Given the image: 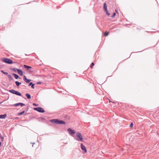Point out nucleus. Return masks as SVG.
Here are the masks:
<instances>
[{
    "instance_id": "nucleus-1",
    "label": "nucleus",
    "mask_w": 159,
    "mask_h": 159,
    "mask_svg": "<svg viewBox=\"0 0 159 159\" xmlns=\"http://www.w3.org/2000/svg\"><path fill=\"white\" fill-rule=\"evenodd\" d=\"M50 121L52 123H54L57 124H65L66 123L63 120H60L57 119H52L50 120Z\"/></svg>"
},
{
    "instance_id": "nucleus-2",
    "label": "nucleus",
    "mask_w": 159,
    "mask_h": 159,
    "mask_svg": "<svg viewBox=\"0 0 159 159\" xmlns=\"http://www.w3.org/2000/svg\"><path fill=\"white\" fill-rule=\"evenodd\" d=\"M2 61L7 64H11L13 63V61L11 59L7 58H4L2 59Z\"/></svg>"
},
{
    "instance_id": "nucleus-3",
    "label": "nucleus",
    "mask_w": 159,
    "mask_h": 159,
    "mask_svg": "<svg viewBox=\"0 0 159 159\" xmlns=\"http://www.w3.org/2000/svg\"><path fill=\"white\" fill-rule=\"evenodd\" d=\"M76 136L78 138L76 140L82 142L83 141V137L80 133L77 132L76 133Z\"/></svg>"
},
{
    "instance_id": "nucleus-4",
    "label": "nucleus",
    "mask_w": 159,
    "mask_h": 159,
    "mask_svg": "<svg viewBox=\"0 0 159 159\" xmlns=\"http://www.w3.org/2000/svg\"><path fill=\"white\" fill-rule=\"evenodd\" d=\"M9 91L11 93H12L13 94H15L18 96H21L22 95L19 92L17 91H15L14 89H11L9 90Z\"/></svg>"
},
{
    "instance_id": "nucleus-5",
    "label": "nucleus",
    "mask_w": 159,
    "mask_h": 159,
    "mask_svg": "<svg viewBox=\"0 0 159 159\" xmlns=\"http://www.w3.org/2000/svg\"><path fill=\"white\" fill-rule=\"evenodd\" d=\"M34 109L40 113H43L45 111L41 107H35Z\"/></svg>"
},
{
    "instance_id": "nucleus-6",
    "label": "nucleus",
    "mask_w": 159,
    "mask_h": 159,
    "mask_svg": "<svg viewBox=\"0 0 159 159\" xmlns=\"http://www.w3.org/2000/svg\"><path fill=\"white\" fill-rule=\"evenodd\" d=\"M70 134L71 135H74L75 134V132L70 128H68L67 129Z\"/></svg>"
},
{
    "instance_id": "nucleus-7",
    "label": "nucleus",
    "mask_w": 159,
    "mask_h": 159,
    "mask_svg": "<svg viewBox=\"0 0 159 159\" xmlns=\"http://www.w3.org/2000/svg\"><path fill=\"white\" fill-rule=\"evenodd\" d=\"M15 70H17V71L18 73L19 74V75H20L21 76H22L23 75V72L20 69H16H16H12V70L15 71Z\"/></svg>"
},
{
    "instance_id": "nucleus-8",
    "label": "nucleus",
    "mask_w": 159,
    "mask_h": 159,
    "mask_svg": "<svg viewBox=\"0 0 159 159\" xmlns=\"http://www.w3.org/2000/svg\"><path fill=\"white\" fill-rule=\"evenodd\" d=\"M81 148L82 150L84 151V153L87 152V150L85 147L83 145L82 143L81 144Z\"/></svg>"
},
{
    "instance_id": "nucleus-9",
    "label": "nucleus",
    "mask_w": 159,
    "mask_h": 159,
    "mask_svg": "<svg viewBox=\"0 0 159 159\" xmlns=\"http://www.w3.org/2000/svg\"><path fill=\"white\" fill-rule=\"evenodd\" d=\"M25 104L22 103H16L14 104V107H16L19 105H20L21 107H22L23 106H24Z\"/></svg>"
},
{
    "instance_id": "nucleus-10",
    "label": "nucleus",
    "mask_w": 159,
    "mask_h": 159,
    "mask_svg": "<svg viewBox=\"0 0 159 159\" xmlns=\"http://www.w3.org/2000/svg\"><path fill=\"white\" fill-rule=\"evenodd\" d=\"M23 79L25 82L27 83H29L31 81L30 80L27 79L25 75H24Z\"/></svg>"
},
{
    "instance_id": "nucleus-11",
    "label": "nucleus",
    "mask_w": 159,
    "mask_h": 159,
    "mask_svg": "<svg viewBox=\"0 0 159 159\" xmlns=\"http://www.w3.org/2000/svg\"><path fill=\"white\" fill-rule=\"evenodd\" d=\"M12 75L14 76L15 78L16 79H17L18 78H20L19 76L17 75L16 74L13 73L12 74Z\"/></svg>"
},
{
    "instance_id": "nucleus-12",
    "label": "nucleus",
    "mask_w": 159,
    "mask_h": 159,
    "mask_svg": "<svg viewBox=\"0 0 159 159\" xmlns=\"http://www.w3.org/2000/svg\"><path fill=\"white\" fill-rule=\"evenodd\" d=\"M7 116V115L6 114H4V115H0V119H4Z\"/></svg>"
},
{
    "instance_id": "nucleus-13",
    "label": "nucleus",
    "mask_w": 159,
    "mask_h": 159,
    "mask_svg": "<svg viewBox=\"0 0 159 159\" xmlns=\"http://www.w3.org/2000/svg\"><path fill=\"white\" fill-rule=\"evenodd\" d=\"M34 84H33L32 82H30V84H29V86H30V85H31V88L33 89H34Z\"/></svg>"
},
{
    "instance_id": "nucleus-14",
    "label": "nucleus",
    "mask_w": 159,
    "mask_h": 159,
    "mask_svg": "<svg viewBox=\"0 0 159 159\" xmlns=\"http://www.w3.org/2000/svg\"><path fill=\"white\" fill-rule=\"evenodd\" d=\"M24 66L25 69H26L27 70H29V69L31 68V67L30 66H27L25 65H24Z\"/></svg>"
},
{
    "instance_id": "nucleus-15",
    "label": "nucleus",
    "mask_w": 159,
    "mask_h": 159,
    "mask_svg": "<svg viewBox=\"0 0 159 159\" xmlns=\"http://www.w3.org/2000/svg\"><path fill=\"white\" fill-rule=\"evenodd\" d=\"M25 95L28 99H30L31 98V96L30 94L27 93L25 94Z\"/></svg>"
},
{
    "instance_id": "nucleus-16",
    "label": "nucleus",
    "mask_w": 159,
    "mask_h": 159,
    "mask_svg": "<svg viewBox=\"0 0 159 159\" xmlns=\"http://www.w3.org/2000/svg\"><path fill=\"white\" fill-rule=\"evenodd\" d=\"M8 78L9 79V80L10 81L11 80H13V78H12V76H11V75H8Z\"/></svg>"
},
{
    "instance_id": "nucleus-17",
    "label": "nucleus",
    "mask_w": 159,
    "mask_h": 159,
    "mask_svg": "<svg viewBox=\"0 0 159 159\" xmlns=\"http://www.w3.org/2000/svg\"><path fill=\"white\" fill-rule=\"evenodd\" d=\"M103 8L105 10H107V5L106 3H104Z\"/></svg>"
},
{
    "instance_id": "nucleus-18",
    "label": "nucleus",
    "mask_w": 159,
    "mask_h": 159,
    "mask_svg": "<svg viewBox=\"0 0 159 159\" xmlns=\"http://www.w3.org/2000/svg\"><path fill=\"white\" fill-rule=\"evenodd\" d=\"M15 83L16 84V86L18 87L21 84L20 82H18L17 81L15 82Z\"/></svg>"
},
{
    "instance_id": "nucleus-19",
    "label": "nucleus",
    "mask_w": 159,
    "mask_h": 159,
    "mask_svg": "<svg viewBox=\"0 0 159 159\" xmlns=\"http://www.w3.org/2000/svg\"><path fill=\"white\" fill-rule=\"evenodd\" d=\"M25 111H23L20 112H19L18 113V115H20L22 114H23L24 112Z\"/></svg>"
},
{
    "instance_id": "nucleus-20",
    "label": "nucleus",
    "mask_w": 159,
    "mask_h": 159,
    "mask_svg": "<svg viewBox=\"0 0 159 159\" xmlns=\"http://www.w3.org/2000/svg\"><path fill=\"white\" fill-rule=\"evenodd\" d=\"M0 138L1 139L2 141H3L4 139V137L3 136H2V135H1V134H0Z\"/></svg>"
},
{
    "instance_id": "nucleus-21",
    "label": "nucleus",
    "mask_w": 159,
    "mask_h": 159,
    "mask_svg": "<svg viewBox=\"0 0 159 159\" xmlns=\"http://www.w3.org/2000/svg\"><path fill=\"white\" fill-rule=\"evenodd\" d=\"M1 71L2 72V73H3V74H4L7 75H8V73L7 72H4V71H3L2 70H1Z\"/></svg>"
},
{
    "instance_id": "nucleus-22",
    "label": "nucleus",
    "mask_w": 159,
    "mask_h": 159,
    "mask_svg": "<svg viewBox=\"0 0 159 159\" xmlns=\"http://www.w3.org/2000/svg\"><path fill=\"white\" fill-rule=\"evenodd\" d=\"M106 12V14L108 15V16H109L110 15V14L108 12V10H107H107H105Z\"/></svg>"
},
{
    "instance_id": "nucleus-23",
    "label": "nucleus",
    "mask_w": 159,
    "mask_h": 159,
    "mask_svg": "<svg viewBox=\"0 0 159 159\" xmlns=\"http://www.w3.org/2000/svg\"><path fill=\"white\" fill-rule=\"evenodd\" d=\"M108 34L109 33L108 32H106L104 33V35H105V36H107L108 35Z\"/></svg>"
},
{
    "instance_id": "nucleus-24",
    "label": "nucleus",
    "mask_w": 159,
    "mask_h": 159,
    "mask_svg": "<svg viewBox=\"0 0 159 159\" xmlns=\"http://www.w3.org/2000/svg\"><path fill=\"white\" fill-rule=\"evenodd\" d=\"M116 13H114L113 14V15L111 16V17L113 18L114 17H115L116 16Z\"/></svg>"
},
{
    "instance_id": "nucleus-25",
    "label": "nucleus",
    "mask_w": 159,
    "mask_h": 159,
    "mask_svg": "<svg viewBox=\"0 0 159 159\" xmlns=\"http://www.w3.org/2000/svg\"><path fill=\"white\" fill-rule=\"evenodd\" d=\"M94 65V64L92 62L91 64V65L90 66L91 68H92V66H93Z\"/></svg>"
},
{
    "instance_id": "nucleus-26",
    "label": "nucleus",
    "mask_w": 159,
    "mask_h": 159,
    "mask_svg": "<svg viewBox=\"0 0 159 159\" xmlns=\"http://www.w3.org/2000/svg\"><path fill=\"white\" fill-rule=\"evenodd\" d=\"M33 105L35 106H38V104H36V103H34L33 104Z\"/></svg>"
},
{
    "instance_id": "nucleus-27",
    "label": "nucleus",
    "mask_w": 159,
    "mask_h": 159,
    "mask_svg": "<svg viewBox=\"0 0 159 159\" xmlns=\"http://www.w3.org/2000/svg\"><path fill=\"white\" fill-rule=\"evenodd\" d=\"M133 123H131V124L129 126H130V127H133Z\"/></svg>"
},
{
    "instance_id": "nucleus-28",
    "label": "nucleus",
    "mask_w": 159,
    "mask_h": 159,
    "mask_svg": "<svg viewBox=\"0 0 159 159\" xmlns=\"http://www.w3.org/2000/svg\"><path fill=\"white\" fill-rule=\"evenodd\" d=\"M41 82H38L37 83V84H41Z\"/></svg>"
},
{
    "instance_id": "nucleus-29",
    "label": "nucleus",
    "mask_w": 159,
    "mask_h": 159,
    "mask_svg": "<svg viewBox=\"0 0 159 159\" xmlns=\"http://www.w3.org/2000/svg\"><path fill=\"white\" fill-rule=\"evenodd\" d=\"M1 144H2L1 142H0V146H1Z\"/></svg>"
},
{
    "instance_id": "nucleus-30",
    "label": "nucleus",
    "mask_w": 159,
    "mask_h": 159,
    "mask_svg": "<svg viewBox=\"0 0 159 159\" xmlns=\"http://www.w3.org/2000/svg\"><path fill=\"white\" fill-rule=\"evenodd\" d=\"M33 144H35V143H32ZM32 147H33V145H32Z\"/></svg>"
},
{
    "instance_id": "nucleus-31",
    "label": "nucleus",
    "mask_w": 159,
    "mask_h": 159,
    "mask_svg": "<svg viewBox=\"0 0 159 159\" xmlns=\"http://www.w3.org/2000/svg\"><path fill=\"white\" fill-rule=\"evenodd\" d=\"M2 102H0V104H1V103H2Z\"/></svg>"
}]
</instances>
